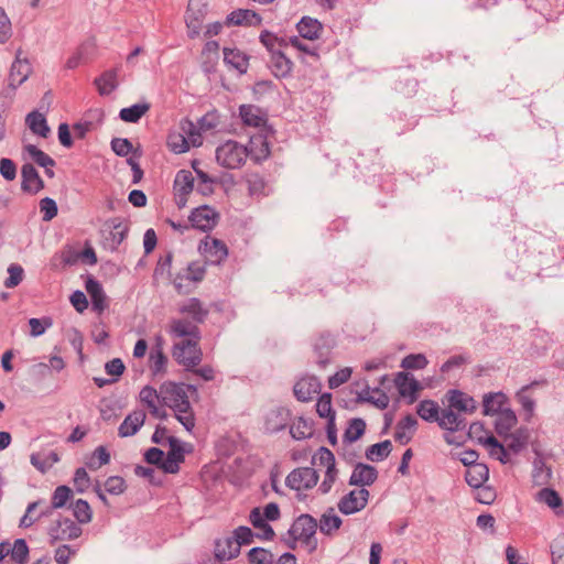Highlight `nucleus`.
<instances>
[{
	"mask_svg": "<svg viewBox=\"0 0 564 564\" xmlns=\"http://www.w3.org/2000/svg\"><path fill=\"white\" fill-rule=\"evenodd\" d=\"M58 460L59 457L55 452L48 454L33 453L30 456L31 464L41 473H46Z\"/></svg>",
	"mask_w": 564,
	"mask_h": 564,
	"instance_id": "46",
	"label": "nucleus"
},
{
	"mask_svg": "<svg viewBox=\"0 0 564 564\" xmlns=\"http://www.w3.org/2000/svg\"><path fill=\"white\" fill-rule=\"evenodd\" d=\"M495 426L499 435H507L511 429L517 424V416L512 410L507 408L499 414L495 415Z\"/></svg>",
	"mask_w": 564,
	"mask_h": 564,
	"instance_id": "44",
	"label": "nucleus"
},
{
	"mask_svg": "<svg viewBox=\"0 0 564 564\" xmlns=\"http://www.w3.org/2000/svg\"><path fill=\"white\" fill-rule=\"evenodd\" d=\"M126 366L120 358H113L105 365L107 375L113 377L112 381H117L123 373Z\"/></svg>",
	"mask_w": 564,
	"mask_h": 564,
	"instance_id": "64",
	"label": "nucleus"
},
{
	"mask_svg": "<svg viewBox=\"0 0 564 564\" xmlns=\"http://www.w3.org/2000/svg\"><path fill=\"white\" fill-rule=\"evenodd\" d=\"M150 110L149 102H140L131 107L122 108L119 117L124 122L135 123Z\"/></svg>",
	"mask_w": 564,
	"mask_h": 564,
	"instance_id": "45",
	"label": "nucleus"
},
{
	"mask_svg": "<svg viewBox=\"0 0 564 564\" xmlns=\"http://www.w3.org/2000/svg\"><path fill=\"white\" fill-rule=\"evenodd\" d=\"M317 521L310 514H301L289 530L290 536L296 544L304 546L308 552L316 549Z\"/></svg>",
	"mask_w": 564,
	"mask_h": 564,
	"instance_id": "2",
	"label": "nucleus"
},
{
	"mask_svg": "<svg viewBox=\"0 0 564 564\" xmlns=\"http://www.w3.org/2000/svg\"><path fill=\"white\" fill-rule=\"evenodd\" d=\"M167 144L175 153H184L192 147L187 143L180 130L170 133Z\"/></svg>",
	"mask_w": 564,
	"mask_h": 564,
	"instance_id": "54",
	"label": "nucleus"
},
{
	"mask_svg": "<svg viewBox=\"0 0 564 564\" xmlns=\"http://www.w3.org/2000/svg\"><path fill=\"white\" fill-rule=\"evenodd\" d=\"M416 425L417 420L413 415H406L398 422L394 432V440L402 445L408 444L416 431Z\"/></svg>",
	"mask_w": 564,
	"mask_h": 564,
	"instance_id": "24",
	"label": "nucleus"
},
{
	"mask_svg": "<svg viewBox=\"0 0 564 564\" xmlns=\"http://www.w3.org/2000/svg\"><path fill=\"white\" fill-rule=\"evenodd\" d=\"M25 123L34 134L42 138H47L51 132L45 117L37 111L30 112L25 118Z\"/></svg>",
	"mask_w": 564,
	"mask_h": 564,
	"instance_id": "38",
	"label": "nucleus"
},
{
	"mask_svg": "<svg viewBox=\"0 0 564 564\" xmlns=\"http://www.w3.org/2000/svg\"><path fill=\"white\" fill-rule=\"evenodd\" d=\"M377 476L378 473L375 467L359 464L352 470L349 484L364 488L365 486L371 485L377 479Z\"/></svg>",
	"mask_w": 564,
	"mask_h": 564,
	"instance_id": "25",
	"label": "nucleus"
},
{
	"mask_svg": "<svg viewBox=\"0 0 564 564\" xmlns=\"http://www.w3.org/2000/svg\"><path fill=\"white\" fill-rule=\"evenodd\" d=\"M162 402L175 412L177 421L191 432L195 426V417L183 384L172 381L164 382L160 387Z\"/></svg>",
	"mask_w": 564,
	"mask_h": 564,
	"instance_id": "1",
	"label": "nucleus"
},
{
	"mask_svg": "<svg viewBox=\"0 0 564 564\" xmlns=\"http://www.w3.org/2000/svg\"><path fill=\"white\" fill-rule=\"evenodd\" d=\"M392 444L390 441H383L381 443H377L371 445L367 452L366 456L371 462H380L388 457V455L391 453Z\"/></svg>",
	"mask_w": 564,
	"mask_h": 564,
	"instance_id": "49",
	"label": "nucleus"
},
{
	"mask_svg": "<svg viewBox=\"0 0 564 564\" xmlns=\"http://www.w3.org/2000/svg\"><path fill=\"white\" fill-rule=\"evenodd\" d=\"M80 534L82 528L68 518L54 521L48 529V535L53 542L74 540Z\"/></svg>",
	"mask_w": 564,
	"mask_h": 564,
	"instance_id": "10",
	"label": "nucleus"
},
{
	"mask_svg": "<svg viewBox=\"0 0 564 564\" xmlns=\"http://www.w3.org/2000/svg\"><path fill=\"white\" fill-rule=\"evenodd\" d=\"M313 464L325 468L324 479L318 487V491L322 495L328 494L337 479L334 454L328 448L321 447L313 456Z\"/></svg>",
	"mask_w": 564,
	"mask_h": 564,
	"instance_id": "4",
	"label": "nucleus"
},
{
	"mask_svg": "<svg viewBox=\"0 0 564 564\" xmlns=\"http://www.w3.org/2000/svg\"><path fill=\"white\" fill-rule=\"evenodd\" d=\"M9 278L4 281V285L9 289L15 288L23 280V268L19 264H11L8 268Z\"/></svg>",
	"mask_w": 564,
	"mask_h": 564,
	"instance_id": "59",
	"label": "nucleus"
},
{
	"mask_svg": "<svg viewBox=\"0 0 564 564\" xmlns=\"http://www.w3.org/2000/svg\"><path fill=\"white\" fill-rule=\"evenodd\" d=\"M299 34L310 41L319 39L323 32V25L317 19L311 17H303L296 24Z\"/></svg>",
	"mask_w": 564,
	"mask_h": 564,
	"instance_id": "26",
	"label": "nucleus"
},
{
	"mask_svg": "<svg viewBox=\"0 0 564 564\" xmlns=\"http://www.w3.org/2000/svg\"><path fill=\"white\" fill-rule=\"evenodd\" d=\"M427 365V359L424 355H409L403 360L401 366L405 369H423Z\"/></svg>",
	"mask_w": 564,
	"mask_h": 564,
	"instance_id": "63",
	"label": "nucleus"
},
{
	"mask_svg": "<svg viewBox=\"0 0 564 564\" xmlns=\"http://www.w3.org/2000/svg\"><path fill=\"white\" fill-rule=\"evenodd\" d=\"M11 36L12 23L4 9L0 7V44L7 43Z\"/></svg>",
	"mask_w": 564,
	"mask_h": 564,
	"instance_id": "57",
	"label": "nucleus"
},
{
	"mask_svg": "<svg viewBox=\"0 0 564 564\" xmlns=\"http://www.w3.org/2000/svg\"><path fill=\"white\" fill-rule=\"evenodd\" d=\"M248 557L251 564H273L274 555L261 547H253L249 551Z\"/></svg>",
	"mask_w": 564,
	"mask_h": 564,
	"instance_id": "52",
	"label": "nucleus"
},
{
	"mask_svg": "<svg viewBox=\"0 0 564 564\" xmlns=\"http://www.w3.org/2000/svg\"><path fill=\"white\" fill-rule=\"evenodd\" d=\"M317 471L311 467L296 468L286 477V485L296 491L307 490L316 486Z\"/></svg>",
	"mask_w": 564,
	"mask_h": 564,
	"instance_id": "9",
	"label": "nucleus"
},
{
	"mask_svg": "<svg viewBox=\"0 0 564 564\" xmlns=\"http://www.w3.org/2000/svg\"><path fill=\"white\" fill-rule=\"evenodd\" d=\"M343 521L334 508H328L321 517L319 530L326 535H333L339 530Z\"/></svg>",
	"mask_w": 564,
	"mask_h": 564,
	"instance_id": "36",
	"label": "nucleus"
},
{
	"mask_svg": "<svg viewBox=\"0 0 564 564\" xmlns=\"http://www.w3.org/2000/svg\"><path fill=\"white\" fill-rule=\"evenodd\" d=\"M140 400L145 404L154 417H166V411L160 406V402H162L160 391H156L152 387L147 386L140 391Z\"/></svg>",
	"mask_w": 564,
	"mask_h": 564,
	"instance_id": "18",
	"label": "nucleus"
},
{
	"mask_svg": "<svg viewBox=\"0 0 564 564\" xmlns=\"http://www.w3.org/2000/svg\"><path fill=\"white\" fill-rule=\"evenodd\" d=\"M261 17L252 10L239 9L232 11L226 19L227 25L258 26L261 24Z\"/></svg>",
	"mask_w": 564,
	"mask_h": 564,
	"instance_id": "21",
	"label": "nucleus"
},
{
	"mask_svg": "<svg viewBox=\"0 0 564 564\" xmlns=\"http://www.w3.org/2000/svg\"><path fill=\"white\" fill-rule=\"evenodd\" d=\"M117 77L118 74L115 69L107 70L97 77L94 83L98 93L102 96L111 94L118 86Z\"/></svg>",
	"mask_w": 564,
	"mask_h": 564,
	"instance_id": "39",
	"label": "nucleus"
},
{
	"mask_svg": "<svg viewBox=\"0 0 564 564\" xmlns=\"http://www.w3.org/2000/svg\"><path fill=\"white\" fill-rule=\"evenodd\" d=\"M249 156L254 162L265 160L270 155V148L267 139L262 135H254L249 141Z\"/></svg>",
	"mask_w": 564,
	"mask_h": 564,
	"instance_id": "35",
	"label": "nucleus"
},
{
	"mask_svg": "<svg viewBox=\"0 0 564 564\" xmlns=\"http://www.w3.org/2000/svg\"><path fill=\"white\" fill-rule=\"evenodd\" d=\"M199 252L212 263H220L228 256L224 241L206 236L199 243Z\"/></svg>",
	"mask_w": 564,
	"mask_h": 564,
	"instance_id": "12",
	"label": "nucleus"
},
{
	"mask_svg": "<svg viewBox=\"0 0 564 564\" xmlns=\"http://www.w3.org/2000/svg\"><path fill=\"white\" fill-rule=\"evenodd\" d=\"M86 291L91 297L94 308L98 312L104 311L106 296L100 283L94 279H88L86 282Z\"/></svg>",
	"mask_w": 564,
	"mask_h": 564,
	"instance_id": "47",
	"label": "nucleus"
},
{
	"mask_svg": "<svg viewBox=\"0 0 564 564\" xmlns=\"http://www.w3.org/2000/svg\"><path fill=\"white\" fill-rule=\"evenodd\" d=\"M366 423L361 419H354L350 421L346 432L345 438L348 442H355L365 433Z\"/></svg>",
	"mask_w": 564,
	"mask_h": 564,
	"instance_id": "56",
	"label": "nucleus"
},
{
	"mask_svg": "<svg viewBox=\"0 0 564 564\" xmlns=\"http://www.w3.org/2000/svg\"><path fill=\"white\" fill-rule=\"evenodd\" d=\"M178 130L181 131V133L183 134L188 144H191L192 147L202 145L203 138L200 130L198 127H196V124L193 121L188 119H183L180 122Z\"/></svg>",
	"mask_w": 564,
	"mask_h": 564,
	"instance_id": "42",
	"label": "nucleus"
},
{
	"mask_svg": "<svg viewBox=\"0 0 564 564\" xmlns=\"http://www.w3.org/2000/svg\"><path fill=\"white\" fill-rule=\"evenodd\" d=\"M180 312L182 314H186L188 316L192 317V322L194 323H202L206 315H207V310H205L200 303L199 300L197 299H189L187 301H185L181 306H180Z\"/></svg>",
	"mask_w": 564,
	"mask_h": 564,
	"instance_id": "40",
	"label": "nucleus"
},
{
	"mask_svg": "<svg viewBox=\"0 0 564 564\" xmlns=\"http://www.w3.org/2000/svg\"><path fill=\"white\" fill-rule=\"evenodd\" d=\"M240 553L239 542L234 538H227L218 541L215 546V556L219 561H229L237 557Z\"/></svg>",
	"mask_w": 564,
	"mask_h": 564,
	"instance_id": "32",
	"label": "nucleus"
},
{
	"mask_svg": "<svg viewBox=\"0 0 564 564\" xmlns=\"http://www.w3.org/2000/svg\"><path fill=\"white\" fill-rule=\"evenodd\" d=\"M208 6L204 0H189L184 21L187 28V35L189 39H195L200 35L203 23L207 15Z\"/></svg>",
	"mask_w": 564,
	"mask_h": 564,
	"instance_id": "5",
	"label": "nucleus"
},
{
	"mask_svg": "<svg viewBox=\"0 0 564 564\" xmlns=\"http://www.w3.org/2000/svg\"><path fill=\"white\" fill-rule=\"evenodd\" d=\"M145 413L142 410H137L130 413L118 429V434L121 437L134 435L139 429L144 424Z\"/></svg>",
	"mask_w": 564,
	"mask_h": 564,
	"instance_id": "22",
	"label": "nucleus"
},
{
	"mask_svg": "<svg viewBox=\"0 0 564 564\" xmlns=\"http://www.w3.org/2000/svg\"><path fill=\"white\" fill-rule=\"evenodd\" d=\"M489 478V469L485 464L469 466L465 474L467 484L473 488L481 487Z\"/></svg>",
	"mask_w": 564,
	"mask_h": 564,
	"instance_id": "33",
	"label": "nucleus"
},
{
	"mask_svg": "<svg viewBox=\"0 0 564 564\" xmlns=\"http://www.w3.org/2000/svg\"><path fill=\"white\" fill-rule=\"evenodd\" d=\"M448 405L458 413H473L476 410V401L457 390L448 392Z\"/></svg>",
	"mask_w": 564,
	"mask_h": 564,
	"instance_id": "23",
	"label": "nucleus"
},
{
	"mask_svg": "<svg viewBox=\"0 0 564 564\" xmlns=\"http://www.w3.org/2000/svg\"><path fill=\"white\" fill-rule=\"evenodd\" d=\"M30 334L33 337H39L43 335L46 328L52 326L51 318H30L29 319Z\"/></svg>",
	"mask_w": 564,
	"mask_h": 564,
	"instance_id": "58",
	"label": "nucleus"
},
{
	"mask_svg": "<svg viewBox=\"0 0 564 564\" xmlns=\"http://www.w3.org/2000/svg\"><path fill=\"white\" fill-rule=\"evenodd\" d=\"M169 333L173 338L199 340L196 323L185 318H176L170 323Z\"/></svg>",
	"mask_w": 564,
	"mask_h": 564,
	"instance_id": "15",
	"label": "nucleus"
},
{
	"mask_svg": "<svg viewBox=\"0 0 564 564\" xmlns=\"http://www.w3.org/2000/svg\"><path fill=\"white\" fill-rule=\"evenodd\" d=\"M316 412L321 417L327 419V430L329 434L332 433V427L334 426L335 421V411L332 406V394L324 393L319 397L316 403Z\"/></svg>",
	"mask_w": 564,
	"mask_h": 564,
	"instance_id": "43",
	"label": "nucleus"
},
{
	"mask_svg": "<svg viewBox=\"0 0 564 564\" xmlns=\"http://www.w3.org/2000/svg\"><path fill=\"white\" fill-rule=\"evenodd\" d=\"M416 412L421 419L429 422L437 421L440 415L438 405L432 400L422 401Z\"/></svg>",
	"mask_w": 564,
	"mask_h": 564,
	"instance_id": "50",
	"label": "nucleus"
},
{
	"mask_svg": "<svg viewBox=\"0 0 564 564\" xmlns=\"http://www.w3.org/2000/svg\"><path fill=\"white\" fill-rule=\"evenodd\" d=\"M272 73L275 77L284 78L290 75L293 63L281 52H273L270 61Z\"/></svg>",
	"mask_w": 564,
	"mask_h": 564,
	"instance_id": "37",
	"label": "nucleus"
},
{
	"mask_svg": "<svg viewBox=\"0 0 564 564\" xmlns=\"http://www.w3.org/2000/svg\"><path fill=\"white\" fill-rule=\"evenodd\" d=\"M239 115L246 126L259 128L265 124V116L260 108L253 105H242Z\"/></svg>",
	"mask_w": 564,
	"mask_h": 564,
	"instance_id": "31",
	"label": "nucleus"
},
{
	"mask_svg": "<svg viewBox=\"0 0 564 564\" xmlns=\"http://www.w3.org/2000/svg\"><path fill=\"white\" fill-rule=\"evenodd\" d=\"M368 500L369 491L366 488H356L339 499L337 508L343 514L349 516L365 509Z\"/></svg>",
	"mask_w": 564,
	"mask_h": 564,
	"instance_id": "8",
	"label": "nucleus"
},
{
	"mask_svg": "<svg viewBox=\"0 0 564 564\" xmlns=\"http://www.w3.org/2000/svg\"><path fill=\"white\" fill-rule=\"evenodd\" d=\"M194 187V177L192 172L181 170L174 180L175 202L180 208L184 207L187 202V195L192 193Z\"/></svg>",
	"mask_w": 564,
	"mask_h": 564,
	"instance_id": "13",
	"label": "nucleus"
},
{
	"mask_svg": "<svg viewBox=\"0 0 564 564\" xmlns=\"http://www.w3.org/2000/svg\"><path fill=\"white\" fill-rule=\"evenodd\" d=\"M109 460L110 454L107 452V449L104 446H98L87 462V466L89 469L96 470L102 465L108 464Z\"/></svg>",
	"mask_w": 564,
	"mask_h": 564,
	"instance_id": "53",
	"label": "nucleus"
},
{
	"mask_svg": "<svg viewBox=\"0 0 564 564\" xmlns=\"http://www.w3.org/2000/svg\"><path fill=\"white\" fill-rule=\"evenodd\" d=\"M437 422L442 429L448 431H458L464 426V419L460 413L452 409L449 405L441 412Z\"/></svg>",
	"mask_w": 564,
	"mask_h": 564,
	"instance_id": "34",
	"label": "nucleus"
},
{
	"mask_svg": "<svg viewBox=\"0 0 564 564\" xmlns=\"http://www.w3.org/2000/svg\"><path fill=\"white\" fill-rule=\"evenodd\" d=\"M395 386L400 395L403 398H409V403H413L417 399V394L422 387L415 380L413 376L406 372L398 373L395 378Z\"/></svg>",
	"mask_w": 564,
	"mask_h": 564,
	"instance_id": "16",
	"label": "nucleus"
},
{
	"mask_svg": "<svg viewBox=\"0 0 564 564\" xmlns=\"http://www.w3.org/2000/svg\"><path fill=\"white\" fill-rule=\"evenodd\" d=\"M248 158V147L235 140H228L216 149L217 163L226 169H239Z\"/></svg>",
	"mask_w": 564,
	"mask_h": 564,
	"instance_id": "3",
	"label": "nucleus"
},
{
	"mask_svg": "<svg viewBox=\"0 0 564 564\" xmlns=\"http://www.w3.org/2000/svg\"><path fill=\"white\" fill-rule=\"evenodd\" d=\"M169 443H170V451L166 456L173 460H176L180 464L183 463L184 454H185L184 446L175 437H169Z\"/></svg>",
	"mask_w": 564,
	"mask_h": 564,
	"instance_id": "62",
	"label": "nucleus"
},
{
	"mask_svg": "<svg viewBox=\"0 0 564 564\" xmlns=\"http://www.w3.org/2000/svg\"><path fill=\"white\" fill-rule=\"evenodd\" d=\"M536 501L546 505L549 508L554 510L556 514H562V498L560 495L551 489V488H543L536 494Z\"/></svg>",
	"mask_w": 564,
	"mask_h": 564,
	"instance_id": "41",
	"label": "nucleus"
},
{
	"mask_svg": "<svg viewBox=\"0 0 564 564\" xmlns=\"http://www.w3.org/2000/svg\"><path fill=\"white\" fill-rule=\"evenodd\" d=\"M289 411L285 409H276L271 411L267 416V429L271 432L282 430L289 421Z\"/></svg>",
	"mask_w": 564,
	"mask_h": 564,
	"instance_id": "48",
	"label": "nucleus"
},
{
	"mask_svg": "<svg viewBox=\"0 0 564 564\" xmlns=\"http://www.w3.org/2000/svg\"><path fill=\"white\" fill-rule=\"evenodd\" d=\"M75 518L80 523H88L91 520L93 512L87 501L78 499L73 506Z\"/></svg>",
	"mask_w": 564,
	"mask_h": 564,
	"instance_id": "55",
	"label": "nucleus"
},
{
	"mask_svg": "<svg viewBox=\"0 0 564 564\" xmlns=\"http://www.w3.org/2000/svg\"><path fill=\"white\" fill-rule=\"evenodd\" d=\"M249 520L253 528L258 530L257 535L263 540H271L274 536V531L268 520L263 517L260 508H253L250 511Z\"/></svg>",
	"mask_w": 564,
	"mask_h": 564,
	"instance_id": "28",
	"label": "nucleus"
},
{
	"mask_svg": "<svg viewBox=\"0 0 564 564\" xmlns=\"http://www.w3.org/2000/svg\"><path fill=\"white\" fill-rule=\"evenodd\" d=\"M167 366V357L161 349L150 355V370L154 376L164 375Z\"/></svg>",
	"mask_w": 564,
	"mask_h": 564,
	"instance_id": "51",
	"label": "nucleus"
},
{
	"mask_svg": "<svg viewBox=\"0 0 564 564\" xmlns=\"http://www.w3.org/2000/svg\"><path fill=\"white\" fill-rule=\"evenodd\" d=\"M189 221L194 228L208 231L218 224L219 214L215 208L208 205H203L192 212Z\"/></svg>",
	"mask_w": 564,
	"mask_h": 564,
	"instance_id": "11",
	"label": "nucleus"
},
{
	"mask_svg": "<svg viewBox=\"0 0 564 564\" xmlns=\"http://www.w3.org/2000/svg\"><path fill=\"white\" fill-rule=\"evenodd\" d=\"M21 176H22L21 186H22V189L25 192L35 194L44 187L43 180L40 177L35 167L30 163H25L22 166Z\"/></svg>",
	"mask_w": 564,
	"mask_h": 564,
	"instance_id": "19",
	"label": "nucleus"
},
{
	"mask_svg": "<svg viewBox=\"0 0 564 564\" xmlns=\"http://www.w3.org/2000/svg\"><path fill=\"white\" fill-rule=\"evenodd\" d=\"M321 390V383L315 377L301 378L293 388L294 395L301 402H308Z\"/></svg>",
	"mask_w": 564,
	"mask_h": 564,
	"instance_id": "17",
	"label": "nucleus"
},
{
	"mask_svg": "<svg viewBox=\"0 0 564 564\" xmlns=\"http://www.w3.org/2000/svg\"><path fill=\"white\" fill-rule=\"evenodd\" d=\"M23 149L29 154L32 161H34L37 165L45 169V174L48 177L54 176L52 167L55 165V161L48 154L37 149L33 144H26Z\"/></svg>",
	"mask_w": 564,
	"mask_h": 564,
	"instance_id": "29",
	"label": "nucleus"
},
{
	"mask_svg": "<svg viewBox=\"0 0 564 564\" xmlns=\"http://www.w3.org/2000/svg\"><path fill=\"white\" fill-rule=\"evenodd\" d=\"M172 355L180 365L186 368L197 366L202 359V351L196 339H181L175 343Z\"/></svg>",
	"mask_w": 564,
	"mask_h": 564,
	"instance_id": "6",
	"label": "nucleus"
},
{
	"mask_svg": "<svg viewBox=\"0 0 564 564\" xmlns=\"http://www.w3.org/2000/svg\"><path fill=\"white\" fill-rule=\"evenodd\" d=\"M0 545L6 546L7 552L3 553V558L7 555H11V560L18 564H25L29 558V547L23 539H18L13 544L9 542H2Z\"/></svg>",
	"mask_w": 564,
	"mask_h": 564,
	"instance_id": "30",
	"label": "nucleus"
},
{
	"mask_svg": "<svg viewBox=\"0 0 564 564\" xmlns=\"http://www.w3.org/2000/svg\"><path fill=\"white\" fill-rule=\"evenodd\" d=\"M40 209L43 213L44 221H50L57 215V205L55 200L50 197L41 199Z\"/></svg>",
	"mask_w": 564,
	"mask_h": 564,
	"instance_id": "61",
	"label": "nucleus"
},
{
	"mask_svg": "<svg viewBox=\"0 0 564 564\" xmlns=\"http://www.w3.org/2000/svg\"><path fill=\"white\" fill-rule=\"evenodd\" d=\"M480 432H482L481 424L474 423L470 425L469 435L477 437L478 442L485 446L491 457L498 459L502 464L508 463L510 458L505 445L500 444L494 435H486L485 437L478 436Z\"/></svg>",
	"mask_w": 564,
	"mask_h": 564,
	"instance_id": "7",
	"label": "nucleus"
},
{
	"mask_svg": "<svg viewBox=\"0 0 564 564\" xmlns=\"http://www.w3.org/2000/svg\"><path fill=\"white\" fill-rule=\"evenodd\" d=\"M31 64L29 61L22 56V51L18 50L15 54V59L11 65L10 75H9V84L13 88L23 84L31 74Z\"/></svg>",
	"mask_w": 564,
	"mask_h": 564,
	"instance_id": "14",
	"label": "nucleus"
},
{
	"mask_svg": "<svg viewBox=\"0 0 564 564\" xmlns=\"http://www.w3.org/2000/svg\"><path fill=\"white\" fill-rule=\"evenodd\" d=\"M72 490L67 486H58L52 497L53 508H62L70 498Z\"/></svg>",
	"mask_w": 564,
	"mask_h": 564,
	"instance_id": "60",
	"label": "nucleus"
},
{
	"mask_svg": "<svg viewBox=\"0 0 564 564\" xmlns=\"http://www.w3.org/2000/svg\"><path fill=\"white\" fill-rule=\"evenodd\" d=\"M224 62L227 66L236 69L239 74H245L249 67V57L238 48H224Z\"/></svg>",
	"mask_w": 564,
	"mask_h": 564,
	"instance_id": "20",
	"label": "nucleus"
},
{
	"mask_svg": "<svg viewBox=\"0 0 564 564\" xmlns=\"http://www.w3.org/2000/svg\"><path fill=\"white\" fill-rule=\"evenodd\" d=\"M507 397L502 392L488 393L484 395L482 406L485 415H497L507 409Z\"/></svg>",
	"mask_w": 564,
	"mask_h": 564,
	"instance_id": "27",
	"label": "nucleus"
}]
</instances>
